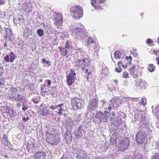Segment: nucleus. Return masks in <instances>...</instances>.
<instances>
[{"mask_svg":"<svg viewBox=\"0 0 159 159\" xmlns=\"http://www.w3.org/2000/svg\"><path fill=\"white\" fill-rule=\"evenodd\" d=\"M156 60L157 61V64L159 65V56H157L156 58Z\"/></svg>","mask_w":159,"mask_h":159,"instance_id":"nucleus-63","label":"nucleus"},{"mask_svg":"<svg viewBox=\"0 0 159 159\" xmlns=\"http://www.w3.org/2000/svg\"><path fill=\"white\" fill-rule=\"evenodd\" d=\"M58 112L57 113V114L60 115V116H61L62 115V111H63V108L62 107L59 108L58 110Z\"/></svg>","mask_w":159,"mask_h":159,"instance_id":"nucleus-47","label":"nucleus"},{"mask_svg":"<svg viewBox=\"0 0 159 159\" xmlns=\"http://www.w3.org/2000/svg\"><path fill=\"white\" fill-rule=\"evenodd\" d=\"M4 60L7 62H11V61L9 58V55H7L6 56L4 57Z\"/></svg>","mask_w":159,"mask_h":159,"instance_id":"nucleus-42","label":"nucleus"},{"mask_svg":"<svg viewBox=\"0 0 159 159\" xmlns=\"http://www.w3.org/2000/svg\"><path fill=\"white\" fill-rule=\"evenodd\" d=\"M46 156L45 153L44 152H38L34 156V159H43Z\"/></svg>","mask_w":159,"mask_h":159,"instance_id":"nucleus-23","label":"nucleus"},{"mask_svg":"<svg viewBox=\"0 0 159 159\" xmlns=\"http://www.w3.org/2000/svg\"><path fill=\"white\" fill-rule=\"evenodd\" d=\"M98 106V101L96 99H92L90 100L88 106V108L91 112L93 111Z\"/></svg>","mask_w":159,"mask_h":159,"instance_id":"nucleus-12","label":"nucleus"},{"mask_svg":"<svg viewBox=\"0 0 159 159\" xmlns=\"http://www.w3.org/2000/svg\"><path fill=\"white\" fill-rule=\"evenodd\" d=\"M152 40L150 39H148L147 41V43L148 44H150L152 43Z\"/></svg>","mask_w":159,"mask_h":159,"instance_id":"nucleus-58","label":"nucleus"},{"mask_svg":"<svg viewBox=\"0 0 159 159\" xmlns=\"http://www.w3.org/2000/svg\"><path fill=\"white\" fill-rule=\"evenodd\" d=\"M5 144L7 146L8 148L11 149H12L13 148V146L11 144L10 142L8 141H7L5 143Z\"/></svg>","mask_w":159,"mask_h":159,"instance_id":"nucleus-38","label":"nucleus"},{"mask_svg":"<svg viewBox=\"0 0 159 159\" xmlns=\"http://www.w3.org/2000/svg\"><path fill=\"white\" fill-rule=\"evenodd\" d=\"M122 70V69L119 66H118V67H116L115 68V71L116 72H120Z\"/></svg>","mask_w":159,"mask_h":159,"instance_id":"nucleus-45","label":"nucleus"},{"mask_svg":"<svg viewBox=\"0 0 159 159\" xmlns=\"http://www.w3.org/2000/svg\"><path fill=\"white\" fill-rule=\"evenodd\" d=\"M113 98V99H111V101L112 102H116V101H117L116 100V98Z\"/></svg>","mask_w":159,"mask_h":159,"instance_id":"nucleus-59","label":"nucleus"},{"mask_svg":"<svg viewBox=\"0 0 159 159\" xmlns=\"http://www.w3.org/2000/svg\"><path fill=\"white\" fill-rule=\"evenodd\" d=\"M37 33L39 37H42L44 34L43 30L41 29H38L37 31Z\"/></svg>","mask_w":159,"mask_h":159,"instance_id":"nucleus-34","label":"nucleus"},{"mask_svg":"<svg viewBox=\"0 0 159 159\" xmlns=\"http://www.w3.org/2000/svg\"><path fill=\"white\" fill-rule=\"evenodd\" d=\"M75 49L77 51L76 52L77 53H78L79 52H80V53L81 52H82L84 51L82 50V48H75Z\"/></svg>","mask_w":159,"mask_h":159,"instance_id":"nucleus-46","label":"nucleus"},{"mask_svg":"<svg viewBox=\"0 0 159 159\" xmlns=\"http://www.w3.org/2000/svg\"><path fill=\"white\" fill-rule=\"evenodd\" d=\"M65 123L67 129L71 128L74 125L73 121L69 118L67 119Z\"/></svg>","mask_w":159,"mask_h":159,"instance_id":"nucleus-26","label":"nucleus"},{"mask_svg":"<svg viewBox=\"0 0 159 159\" xmlns=\"http://www.w3.org/2000/svg\"><path fill=\"white\" fill-rule=\"evenodd\" d=\"M138 159H146V158L144 156H143L142 155L139 156Z\"/></svg>","mask_w":159,"mask_h":159,"instance_id":"nucleus-54","label":"nucleus"},{"mask_svg":"<svg viewBox=\"0 0 159 159\" xmlns=\"http://www.w3.org/2000/svg\"><path fill=\"white\" fill-rule=\"evenodd\" d=\"M5 80L3 79H2L0 80V85H3L5 83Z\"/></svg>","mask_w":159,"mask_h":159,"instance_id":"nucleus-50","label":"nucleus"},{"mask_svg":"<svg viewBox=\"0 0 159 159\" xmlns=\"http://www.w3.org/2000/svg\"><path fill=\"white\" fill-rule=\"evenodd\" d=\"M4 113H7L9 114H11L13 113V111L11 109V108L7 106L4 107Z\"/></svg>","mask_w":159,"mask_h":159,"instance_id":"nucleus-29","label":"nucleus"},{"mask_svg":"<svg viewBox=\"0 0 159 159\" xmlns=\"http://www.w3.org/2000/svg\"><path fill=\"white\" fill-rule=\"evenodd\" d=\"M44 28L46 30H49L50 28V26L49 24H48V25L44 24Z\"/></svg>","mask_w":159,"mask_h":159,"instance_id":"nucleus-52","label":"nucleus"},{"mask_svg":"<svg viewBox=\"0 0 159 159\" xmlns=\"http://www.w3.org/2000/svg\"><path fill=\"white\" fill-rule=\"evenodd\" d=\"M125 58L126 60H128V62H127V64H130L132 60V57L131 56L126 57Z\"/></svg>","mask_w":159,"mask_h":159,"instance_id":"nucleus-37","label":"nucleus"},{"mask_svg":"<svg viewBox=\"0 0 159 159\" xmlns=\"http://www.w3.org/2000/svg\"><path fill=\"white\" fill-rule=\"evenodd\" d=\"M5 3L4 0H0V5H3Z\"/></svg>","mask_w":159,"mask_h":159,"instance_id":"nucleus-60","label":"nucleus"},{"mask_svg":"<svg viewBox=\"0 0 159 159\" xmlns=\"http://www.w3.org/2000/svg\"><path fill=\"white\" fill-rule=\"evenodd\" d=\"M58 107V106H57V105H55V106L52 105L50 106V108L53 110H54L55 109L57 108Z\"/></svg>","mask_w":159,"mask_h":159,"instance_id":"nucleus-49","label":"nucleus"},{"mask_svg":"<svg viewBox=\"0 0 159 159\" xmlns=\"http://www.w3.org/2000/svg\"><path fill=\"white\" fill-rule=\"evenodd\" d=\"M9 56L10 59L11 61V62H12L15 59V56L13 52H11L10 54L9 55Z\"/></svg>","mask_w":159,"mask_h":159,"instance_id":"nucleus-33","label":"nucleus"},{"mask_svg":"<svg viewBox=\"0 0 159 159\" xmlns=\"http://www.w3.org/2000/svg\"><path fill=\"white\" fill-rule=\"evenodd\" d=\"M82 101L78 97L72 98L71 100V105L74 110H78L82 106Z\"/></svg>","mask_w":159,"mask_h":159,"instance_id":"nucleus-7","label":"nucleus"},{"mask_svg":"<svg viewBox=\"0 0 159 159\" xmlns=\"http://www.w3.org/2000/svg\"><path fill=\"white\" fill-rule=\"evenodd\" d=\"M11 92L12 93H15L16 91H17V90L16 89H14L12 88L11 89Z\"/></svg>","mask_w":159,"mask_h":159,"instance_id":"nucleus-57","label":"nucleus"},{"mask_svg":"<svg viewBox=\"0 0 159 159\" xmlns=\"http://www.w3.org/2000/svg\"><path fill=\"white\" fill-rule=\"evenodd\" d=\"M139 102L143 106H145L147 104L146 99L145 98H142L141 99V101Z\"/></svg>","mask_w":159,"mask_h":159,"instance_id":"nucleus-36","label":"nucleus"},{"mask_svg":"<svg viewBox=\"0 0 159 159\" xmlns=\"http://www.w3.org/2000/svg\"><path fill=\"white\" fill-rule=\"evenodd\" d=\"M70 11L71 16L76 19L78 20L83 16V10L79 5L72 7L70 8Z\"/></svg>","mask_w":159,"mask_h":159,"instance_id":"nucleus-3","label":"nucleus"},{"mask_svg":"<svg viewBox=\"0 0 159 159\" xmlns=\"http://www.w3.org/2000/svg\"><path fill=\"white\" fill-rule=\"evenodd\" d=\"M129 73L130 75L133 76L135 79H137L138 78V75L137 74V70L136 69V66H133L130 67L129 69Z\"/></svg>","mask_w":159,"mask_h":159,"instance_id":"nucleus-19","label":"nucleus"},{"mask_svg":"<svg viewBox=\"0 0 159 159\" xmlns=\"http://www.w3.org/2000/svg\"><path fill=\"white\" fill-rule=\"evenodd\" d=\"M64 47L66 48V49L68 50L70 52H72V47L71 46L70 44H69V43L68 41H67L64 46Z\"/></svg>","mask_w":159,"mask_h":159,"instance_id":"nucleus-30","label":"nucleus"},{"mask_svg":"<svg viewBox=\"0 0 159 159\" xmlns=\"http://www.w3.org/2000/svg\"><path fill=\"white\" fill-rule=\"evenodd\" d=\"M155 110L157 111V118L159 120V105L157 106L155 108Z\"/></svg>","mask_w":159,"mask_h":159,"instance_id":"nucleus-41","label":"nucleus"},{"mask_svg":"<svg viewBox=\"0 0 159 159\" xmlns=\"http://www.w3.org/2000/svg\"><path fill=\"white\" fill-rule=\"evenodd\" d=\"M38 112L40 114L43 116H45L47 115L48 112V111L47 108L45 106H41Z\"/></svg>","mask_w":159,"mask_h":159,"instance_id":"nucleus-22","label":"nucleus"},{"mask_svg":"<svg viewBox=\"0 0 159 159\" xmlns=\"http://www.w3.org/2000/svg\"><path fill=\"white\" fill-rule=\"evenodd\" d=\"M47 82L48 85H47V86L48 87H49V86L51 84V81L50 80H48L46 81Z\"/></svg>","mask_w":159,"mask_h":159,"instance_id":"nucleus-55","label":"nucleus"},{"mask_svg":"<svg viewBox=\"0 0 159 159\" xmlns=\"http://www.w3.org/2000/svg\"><path fill=\"white\" fill-rule=\"evenodd\" d=\"M91 4L96 9H98L100 5L105 1V0H91Z\"/></svg>","mask_w":159,"mask_h":159,"instance_id":"nucleus-15","label":"nucleus"},{"mask_svg":"<svg viewBox=\"0 0 159 159\" xmlns=\"http://www.w3.org/2000/svg\"><path fill=\"white\" fill-rule=\"evenodd\" d=\"M63 17L61 14L58 13L55 17L54 24L56 25H60L62 22Z\"/></svg>","mask_w":159,"mask_h":159,"instance_id":"nucleus-17","label":"nucleus"},{"mask_svg":"<svg viewBox=\"0 0 159 159\" xmlns=\"http://www.w3.org/2000/svg\"><path fill=\"white\" fill-rule=\"evenodd\" d=\"M75 71V70L74 69H70L69 75L66 76L67 84L69 86L71 85L74 82L75 79H76V78L75 76L76 74Z\"/></svg>","mask_w":159,"mask_h":159,"instance_id":"nucleus-5","label":"nucleus"},{"mask_svg":"<svg viewBox=\"0 0 159 159\" xmlns=\"http://www.w3.org/2000/svg\"><path fill=\"white\" fill-rule=\"evenodd\" d=\"M146 138V135L144 132H139L136 135V142L139 144L145 143Z\"/></svg>","mask_w":159,"mask_h":159,"instance_id":"nucleus-6","label":"nucleus"},{"mask_svg":"<svg viewBox=\"0 0 159 159\" xmlns=\"http://www.w3.org/2000/svg\"><path fill=\"white\" fill-rule=\"evenodd\" d=\"M29 117H25L24 116L22 117V120L24 121H26L27 120H29Z\"/></svg>","mask_w":159,"mask_h":159,"instance_id":"nucleus-53","label":"nucleus"},{"mask_svg":"<svg viewBox=\"0 0 159 159\" xmlns=\"http://www.w3.org/2000/svg\"><path fill=\"white\" fill-rule=\"evenodd\" d=\"M108 72V69L107 68H102V73L105 75H107Z\"/></svg>","mask_w":159,"mask_h":159,"instance_id":"nucleus-40","label":"nucleus"},{"mask_svg":"<svg viewBox=\"0 0 159 159\" xmlns=\"http://www.w3.org/2000/svg\"><path fill=\"white\" fill-rule=\"evenodd\" d=\"M86 60L87 58L85 57L83 58L82 59H77V62L78 65H79V67L84 69V67L85 66V63L86 62Z\"/></svg>","mask_w":159,"mask_h":159,"instance_id":"nucleus-24","label":"nucleus"},{"mask_svg":"<svg viewBox=\"0 0 159 159\" xmlns=\"http://www.w3.org/2000/svg\"><path fill=\"white\" fill-rule=\"evenodd\" d=\"M31 30L29 29L28 27H25L24 30L23 32V36L25 37H28L29 35L31 34Z\"/></svg>","mask_w":159,"mask_h":159,"instance_id":"nucleus-27","label":"nucleus"},{"mask_svg":"<svg viewBox=\"0 0 159 159\" xmlns=\"http://www.w3.org/2000/svg\"><path fill=\"white\" fill-rule=\"evenodd\" d=\"M155 67L153 64H151L149 65L148 67V70L150 72L153 71L155 70Z\"/></svg>","mask_w":159,"mask_h":159,"instance_id":"nucleus-35","label":"nucleus"},{"mask_svg":"<svg viewBox=\"0 0 159 159\" xmlns=\"http://www.w3.org/2000/svg\"><path fill=\"white\" fill-rule=\"evenodd\" d=\"M85 73L86 74V76L85 77H86L88 76L90 74V72L89 71V70L88 69H86L85 70Z\"/></svg>","mask_w":159,"mask_h":159,"instance_id":"nucleus-51","label":"nucleus"},{"mask_svg":"<svg viewBox=\"0 0 159 159\" xmlns=\"http://www.w3.org/2000/svg\"><path fill=\"white\" fill-rule=\"evenodd\" d=\"M147 85V83L143 80L139 79L136 82L137 86L140 89H145L146 88Z\"/></svg>","mask_w":159,"mask_h":159,"instance_id":"nucleus-18","label":"nucleus"},{"mask_svg":"<svg viewBox=\"0 0 159 159\" xmlns=\"http://www.w3.org/2000/svg\"><path fill=\"white\" fill-rule=\"evenodd\" d=\"M58 49L60 50V51L61 52V54L63 56H66L67 57L69 55H68V53L70 51L66 49V48H61L59 47L58 48Z\"/></svg>","mask_w":159,"mask_h":159,"instance_id":"nucleus-25","label":"nucleus"},{"mask_svg":"<svg viewBox=\"0 0 159 159\" xmlns=\"http://www.w3.org/2000/svg\"><path fill=\"white\" fill-rule=\"evenodd\" d=\"M123 77L126 78L129 77V74L127 72H124L123 73Z\"/></svg>","mask_w":159,"mask_h":159,"instance_id":"nucleus-48","label":"nucleus"},{"mask_svg":"<svg viewBox=\"0 0 159 159\" xmlns=\"http://www.w3.org/2000/svg\"><path fill=\"white\" fill-rule=\"evenodd\" d=\"M72 134L70 131L67 130L65 131L64 134V137L66 140L68 142H70L72 140Z\"/></svg>","mask_w":159,"mask_h":159,"instance_id":"nucleus-21","label":"nucleus"},{"mask_svg":"<svg viewBox=\"0 0 159 159\" xmlns=\"http://www.w3.org/2000/svg\"><path fill=\"white\" fill-rule=\"evenodd\" d=\"M101 102L102 104V106H104V105L106 103V101L104 100H101Z\"/></svg>","mask_w":159,"mask_h":159,"instance_id":"nucleus-56","label":"nucleus"},{"mask_svg":"<svg viewBox=\"0 0 159 159\" xmlns=\"http://www.w3.org/2000/svg\"><path fill=\"white\" fill-rule=\"evenodd\" d=\"M84 133V131L83 130L82 126H80L78 127L77 130L74 132L75 135L77 138H79L82 136Z\"/></svg>","mask_w":159,"mask_h":159,"instance_id":"nucleus-20","label":"nucleus"},{"mask_svg":"<svg viewBox=\"0 0 159 159\" xmlns=\"http://www.w3.org/2000/svg\"><path fill=\"white\" fill-rule=\"evenodd\" d=\"M135 119L138 120V118L140 119V125L142 128H147L148 127L149 123V119L145 116L144 112L142 110L137 111L134 115Z\"/></svg>","mask_w":159,"mask_h":159,"instance_id":"nucleus-2","label":"nucleus"},{"mask_svg":"<svg viewBox=\"0 0 159 159\" xmlns=\"http://www.w3.org/2000/svg\"><path fill=\"white\" fill-rule=\"evenodd\" d=\"M34 140L33 139L29 140L28 142L27 149L28 150V152L30 153L33 152L34 150V149L35 147L34 145Z\"/></svg>","mask_w":159,"mask_h":159,"instance_id":"nucleus-13","label":"nucleus"},{"mask_svg":"<svg viewBox=\"0 0 159 159\" xmlns=\"http://www.w3.org/2000/svg\"><path fill=\"white\" fill-rule=\"evenodd\" d=\"M124 84L125 86H127L128 83V81L127 80H125L124 81Z\"/></svg>","mask_w":159,"mask_h":159,"instance_id":"nucleus-62","label":"nucleus"},{"mask_svg":"<svg viewBox=\"0 0 159 159\" xmlns=\"http://www.w3.org/2000/svg\"><path fill=\"white\" fill-rule=\"evenodd\" d=\"M76 155L77 159H86L87 155L86 152L81 149L78 147H76L75 149Z\"/></svg>","mask_w":159,"mask_h":159,"instance_id":"nucleus-9","label":"nucleus"},{"mask_svg":"<svg viewBox=\"0 0 159 159\" xmlns=\"http://www.w3.org/2000/svg\"><path fill=\"white\" fill-rule=\"evenodd\" d=\"M22 110L23 111H25L27 110L29 108L28 102H27V100L26 99V101H24L22 102Z\"/></svg>","mask_w":159,"mask_h":159,"instance_id":"nucleus-28","label":"nucleus"},{"mask_svg":"<svg viewBox=\"0 0 159 159\" xmlns=\"http://www.w3.org/2000/svg\"><path fill=\"white\" fill-rule=\"evenodd\" d=\"M153 52L155 55L157 56L159 55V53H158L157 51L155 50L153 51Z\"/></svg>","mask_w":159,"mask_h":159,"instance_id":"nucleus-61","label":"nucleus"},{"mask_svg":"<svg viewBox=\"0 0 159 159\" xmlns=\"http://www.w3.org/2000/svg\"><path fill=\"white\" fill-rule=\"evenodd\" d=\"M46 141L51 145H57L60 142V139L58 134H50L47 138Z\"/></svg>","mask_w":159,"mask_h":159,"instance_id":"nucleus-4","label":"nucleus"},{"mask_svg":"<svg viewBox=\"0 0 159 159\" xmlns=\"http://www.w3.org/2000/svg\"><path fill=\"white\" fill-rule=\"evenodd\" d=\"M87 42L88 43H93L94 42V41L93 40V39L91 37H89L88 41H87Z\"/></svg>","mask_w":159,"mask_h":159,"instance_id":"nucleus-43","label":"nucleus"},{"mask_svg":"<svg viewBox=\"0 0 159 159\" xmlns=\"http://www.w3.org/2000/svg\"><path fill=\"white\" fill-rule=\"evenodd\" d=\"M114 57L116 59H119L121 55V52L120 51H116L114 54Z\"/></svg>","mask_w":159,"mask_h":159,"instance_id":"nucleus-31","label":"nucleus"},{"mask_svg":"<svg viewBox=\"0 0 159 159\" xmlns=\"http://www.w3.org/2000/svg\"><path fill=\"white\" fill-rule=\"evenodd\" d=\"M109 117L108 116L105 115L101 111L97 112L95 116V117L97 120L99 121L98 124L103 122H107L108 120V119Z\"/></svg>","mask_w":159,"mask_h":159,"instance_id":"nucleus-8","label":"nucleus"},{"mask_svg":"<svg viewBox=\"0 0 159 159\" xmlns=\"http://www.w3.org/2000/svg\"><path fill=\"white\" fill-rule=\"evenodd\" d=\"M23 10L27 12H30L33 9L32 4L30 2L25 3L22 5Z\"/></svg>","mask_w":159,"mask_h":159,"instance_id":"nucleus-14","label":"nucleus"},{"mask_svg":"<svg viewBox=\"0 0 159 159\" xmlns=\"http://www.w3.org/2000/svg\"><path fill=\"white\" fill-rule=\"evenodd\" d=\"M130 98H125V99H126L127 101L129 100V99H130ZM139 98H131V99L132 100V101H138L139 100Z\"/></svg>","mask_w":159,"mask_h":159,"instance_id":"nucleus-44","label":"nucleus"},{"mask_svg":"<svg viewBox=\"0 0 159 159\" xmlns=\"http://www.w3.org/2000/svg\"><path fill=\"white\" fill-rule=\"evenodd\" d=\"M22 15L20 14H17L15 15L13 17V22L14 24L16 25L18 24H20V22L23 23L24 20L22 19Z\"/></svg>","mask_w":159,"mask_h":159,"instance_id":"nucleus-16","label":"nucleus"},{"mask_svg":"<svg viewBox=\"0 0 159 159\" xmlns=\"http://www.w3.org/2000/svg\"><path fill=\"white\" fill-rule=\"evenodd\" d=\"M5 31L6 34V36L7 37L11 36L12 34V32L10 29L7 28L6 29Z\"/></svg>","mask_w":159,"mask_h":159,"instance_id":"nucleus-32","label":"nucleus"},{"mask_svg":"<svg viewBox=\"0 0 159 159\" xmlns=\"http://www.w3.org/2000/svg\"><path fill=\"white\" fill-rule=\"evenodd\" d=\"M11 99L15 100L19 102H23L26 101V98L22 95H19L18 94L12 93L10 96Z\"/></svg>","mask_w":159,"mask_h":159,"instance_id":"nucleus-11","label":"nucleus"},{"mask_svg":"<svg viewBox=\"0 0 159 159\" xmlns=\"http://www.w3.org/2000/svg\"><path fill=\"white\" fill-rule=\"evenodd\" d=\"M151 159H159V157L157 156H155L153 157Z\"/></svg>","mask_w":159,"mask_h":159,"instance_id":"nucleus-64","label":"nucleus"},{"mask_svg":"<svg viewBox=\"0 0 159 159\" xmlns=\"http://www.w3.org/2000/svg\"><path fill=\"white\" fill-rule=\"evenodd\" d=\"M83 26L80 23L75 25V27L72 29V35L78 39H82L85 37L83 29Z\"/></svg>","mask_w":159,"mask_h":159,"instance_id":"nucleus-1","label":"nucleus"},{"mask_svg":"<svg viewBox=\"0 0 159 159\" xmlns=\"http://www.w3.org/2000/svg\"><path fill=\"white\" fill-rule=\"evenodd\" d=\"M129 144V141L127 138L120 141L118 144L120 150L121 151L125 150L128 147Z\"/></svg>","mask_w":159,"mask_h":159,"instance_id":"nucleus-10","label":"nucleus"},{"mask_svg":"<svg viewBox=\"0 0 159 159\" xmlns=\"http://www.w3.org/2000/svg\"><path fill=\"white\" fill-rule=\"evenodd\" d=\"M2 139L3 141H4L5 143L8 141V137L7 135L6 134H3L2 137Z\"/></svg>","mask_w":159,"mask_h":159,"instance_id":"nucleus-39","label":"nucleus"}]
</instances>
